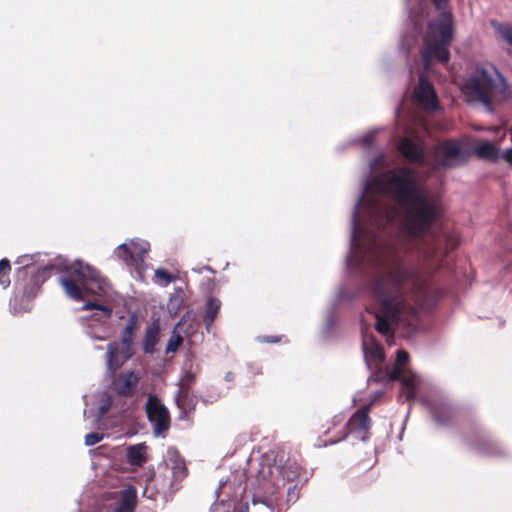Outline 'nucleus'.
<instances>
[{
  "label": "nucleus",
  "instance_id": "nucleus-1",
  "mask_svg": "<svg viewBox=\"0 0 512 512\" xmlns=\"http://www.w3.org/2000/svg\"><path fill=\"white\" fill-rule=\"evenodd\" d=\"M351 216L347 265L360 270L375 266L368 291L375 307V329L389 335L394 325L412 328L419 308L430 309L435 293L433 274L448 253V236L440 225L437 201L420 187L416 172L402 167L374 175L388 167L384 153L373 158Z\"/></svg>",
  "mask_w": 512,
  "mask_h": 512
},
{
  "label": "nucleus",
  "instance_id": "nucleus-2",
  "mask_svg": "<svg viewBox=\"0 0 512 512\" xmlns=\"http://www.w3.org/2000/svg\"><path fill=\"white\" fill-rule=\"evenodd\" d=\"M438 12L437 19L431 21L425 29V15L423 10L409 12V20L413 32L403 37L401 50L409 53L417 43L418 38L423 36V47L421 48L422 60L425 69H429L431 63L437 60L447 63L450 59L449 47L453 38L454 17L450 7V0H431Z\"/></svg>",
  "mask_w": 512,
  "mask_h": 512
},
{
  "label": "nucleus",
  "instance_id": "nucleus-3",
  "mask_svg": "<svg viewBox=\"0 0 512 512\" xmlns=\"http://www.w3.org/2000/svg\"><path fill=\"white\" fill-rule=\"evenodd\" d=\"M397 149L407 161L431 169L456 167L466 163L470 156L458 140H447L437 145L430 159L426 157L423 148L408 137L399 140Z\"/></svg>",
  "mask_w": 512,
  "mask_h": 512
},
{
  "label": "nucleus",
  "instance_id": "nucleus-4",
  "mask_svg": "<svg viewBox=\"0 0 512 512\" xmlns=\"http://www.w3.org/2000/svg\"><path fill=\"white\" fill-rule=\"evenodd\" d=\"M68 271L70 277H61L59 281L69 298L80 301L90 294L110 297L108 280L94 267L77 260Z\"/></svg>",
  "mask_w": 512,
  "mask_h": 512
},
{
  "label": "nucleus",
  "instance_id": "nucleus-5",
  "mask_svg": "<svg viewBox=\"0 0 512 512\" xmlns=\"http://www.w3.org/2000/svg\"><path fill=\"white\" fill-rule=\"evenodd\" d=\"M295 460L286 458L284 453L264 454L258 463L256 478L261 489L274 494L286 482L293 481L300 474Z\"/></svg>",
  "mask_w": 512,
  "mask_h": 512
},
{
  "label": "nucleus",
  "instance_id": "nucleus-6",
  "mask_svg": "<svg viewBox=\"0 0 512 512\" xmlns=\"http://www.w3.org/2000/svg\"><path fill=\"white\" fill-rule=\"evenodd\" d=\"M466 93L479 101L488 112L493 111L497 95L505 93V79L494 66L481 68L465 84Z\"/></svg>",
  "mask_w": 512,
  "mask_h": 512
},
{
  "label": "nucleus",
  "instance_id": "nucleus-7",
  "mask_svg": "<svg viewBox=\"0 0 512 512\" xmlns=\"http://www.w3.org/2000/svg\"><path fill=\"white\" fill-rule=\"evenodd\" d=\"M16 263L22 265L17 271V278L27 274L31 275L30 282L24 286V295L28 298L36 296L37 290L40 289L41 285L50 276V271L55 269L54 264H47L35 271L33 256L31 255L20 256Z\"/></svg>",
  "mask_w": 512,
  "mask_h": 512
},
{
  "label": "nucleus",
  "instance_id": "nucleus-8",
  "mask_svg": "<svg viewBox=\"0 0 512 512\" xmlns=\"http://www.w3.org/2000/svg\"><path fill=\"white\" fill-rule=\"evenodd\" d=\"M408 359V352L401 349L398 350L396 357L397 365L391 371H386L385 375L390 381H400L402 384V394L405 396L406 400H412L417 396L419 378L413 373L404 375V370L401 366L406 364Z\"/></svg>",
  "mask_w": 512,
  "mask_h": 512
},
{
  "label": "nucleus",
  "instance_id": "nucleus-9",
  "mask_svg": "<svg viewBox=\"0 0 512 512\" xmlns=\"http://www.w3.org/2000/svg\"><path fill=\"white\" fill-rule=\"evenodd\" d=\"M146 413L153 427L154 435L160 436L169 429V411L155 395H149L146 402Z\"/></svg>",
  "mask_w": 512,
  "mask_h": 512
},
{
  "label": "nucleus",
  "instance_id": "nucleus-10",
  "mask_svg": "<svg viewBox=\"0 0 512 512\" xmlns=\"http://www.w3.org/2000/svg\"><path fill=\"white\" fill-rule=\"evenodd\" d=\"M371 404L357 410L346 423L347 432L342 437L345 439L348 433L353 434L361 441H367L370 437L371 419L369 417Z\"/></svg>",
  "mask_w": 512,
  "mask_h": 512
},
{
  "label": "nucleus",
  "instance_id": "nucleus-11",
  "mask_svg": "<svg viewBox=\"0 0 512 512\" xmlns=\"http://www.w3.org/2000/svg\"><path fill=\"white\" fill-rule=\"evenodd\" d=\"M363 354L366 364L370 370H378L384 361V351L382 347L375 342L373 335L363 333L362 341Z\"/></svg>",
  "mask_w": 512,
  "mask_h": 512
},
{
  "label": "nucleus",
  "instance_id": "nucleus-12",
  "mask_svg": "<svg viewBox=\"0 0 512 512\" xmlns=\"http://www.w3.org/2000/svg\"><path fill=\"white\" fill-rule=\"evenodd\" d=\"M415 99L419 106L426 110H435L438 107L437 96L433 85L423 76L419 79L418 87L415 89Z\"/></svg>",
  "mask_w": 512,
  "mask_h": 512
},
{
  "label": "nucleus",
  "instance_id": "nucleus-13",
  "mask_svg": "<svg viewBox=\"0 0 512 512\" xmlns=\"http://www.w3.org/2000/svg\"><path fill=\"white\" fill-rule=\"evenodd\" d=\"M422 401L429 407L434 420L439 425H446L450 422L454 415V410L447 400L443 398H423Z\"/></svg>",
  "mask_w": 512,
  "mask_h": 512
},
{
  "label": "nucleus",
  "instance_id": "nucleus-14",
  "mask_svg": "<svg viewBox=\"0 0 512 512\" xmlns=\"http://www.w3.org/2000/svg\"><path fill=\"white\" fill-rule=\"evenodd\" d=\"M138 382L139 377L133 371L121 373L114 381L115 391L121 396H131L133 395Z\"/></svg>",
  "mask_w": 512,
  "mask_h": 512
},
{
  "label": "nucleus",
  "instance_id": "nucleus-15",
  "mask_svg": "<svg viewBox=\"0 0 512 512\" xmlns=\"http://www.w3.org/2000/svg\"><path fill=\"white\" fill-rule=\"evenodd\" d=\"M160 327L158 322H153L145 330V335L142 341V349L146 354H154L155 346L159 342Z\"/></svg>",
  "mask_w": 512,
  "mask_h": 512
},
{
  "label": "nucleus",
  "instance_id": "nucleus-16",
  "mask_svg": "<svg viewBox=\"0 0 512 512\" xmlns=\"http://www.w3.org/2000/svg\"><path fill=\"white\" fill-rule=\"evenodd\" d=\"M145 253H147L145 246H142L139 251H132L131 247L126 243L120 244L114 252L118 259L128 265H133L137 261V258L142 259Z\"/></svg>",
  "mask_w": 512,
  "mask_h": 512
},
{
  "label": "nucleus",
  "instance_id": "nucleus-17",
  "mask_svg": "<svg viewBox=\"0 0 512 512\" xmlns=\"http://www.w3.org/2000/svg\"><path fill=\"white\" fill-rule=\"evenodd\" d=\"M136 504V490L134 487L130 486L122 491L118 506L114 512H134Z\"/></svg>",
  "mask_w": 512,
  "mask_h": 512
},
{
  "label": "nucleus",
  "instance_id": "nucleus-18",
  "mask_svg": "<svg viewBox=\"0 0 512 512\" xmlns=\"http://www.w3.org/2000/svg\"><path fill=\"white\" fill-rule=\"evenodd\" d=\"M107 367L111 372L118 370L126 360H123L119 353V345L116 342L109 343L107 346Z\"/></svg>",
  "mask_w": 512,
  "mask_h": 512
},
{
  "label": "nucleus",
  "instance_id": "nucleus-19",
  "mask_svg": "<svg viewBox=\"0 0 512 512\" xmlns=\"http://www.w3.org/2000/svg\"><path fill=\"white\" fill-rule=\"evenodd\" d=\"M221 307V301L214 297H209L206 303V309L204 314V322L206 330L210 332L211 327Z\"/></svg>",
  "mask_w": 512,
  "mask_h": 512
},
{
  "label": "nucleus",
  "instance_id": "nucleus-20",
  "mask_svg": "<svg viewBox=\"0 0 512 512\" xmlns=\"http://www.w3.org/2000/svg\"><path fill=\"white\" fill-rule=\"evenodd\" d=\"M146 445L144 443L132 445L127 449V459L131 465L141 466L146 462Z\"/></svg>",
  "mask_w": 512,
  "mask_h": 512
},
{
  "label": "nucleus",
  "instance_id": "nucleus-21",
  "mask_svg": "<svg viewBox=\"0 0 512 512\" xmlns=\"http://www.w3.org/2000/svg\"><path fill=\"white\" fill-rule=\"evenodd\" d=\"M138 329V319L135 315L128 318L126 326L121 335L123 346H132L134 342L135 332Z\"/></svg>",
  "mask_w": 512,
  "mask_h": 512
},
{
  "label": "nucleus",
  "instance_id": "nucleus-22",
  "mask_svg": "<svg viewBox=\"0 0 512 512\" xmlns=\"http://www.w3.org/2000/svg\"><path fill=\"white\" fill-rule=\"evenodd\" d=\"M168 459L172 463V469L173 473L176 477L179 476H185L186 473V467L185 462L179 455L178 451L176 449H169L168 450Z\"/></svg>",
  "mask_w": 512,
  "mask_h": 512
},
{
  "label": "nucleus",
  "instance_id": "nucleus-23",
  "mask_svg": "<svg viewBox=\"0 0 512 512\" xmlns=\"http://www.w3.org/2000/svg\"><path fill=\"white\" fill-rule=\"evenodd\" d=\"M475 151H476V154L478 155V157H480L482 159L492 160V159H496L498 156V150H497L496 146L489 141H484V142L480 143L476 147Z\"/></svg>",
  "mask_w": 512,
  "mask_h": 512
},
{
  "label": "nucleus",
  "instance_id": "nucleus-24",
  "mask_svg": "<svg viewBox=\"0 0 512 512\" xmlns=\"http://www.w3.org/2000/svg\"><path fill=\"white\" fill-rule=\"evenodd\" d=\"M477 449L481 453L491 455V456H497L502 453L500 447L495 442H493L489 439H482L477 444Z\"/></svg>",
  "mask_w": 512,
  "mask_h": 512
},
{
  "label": "nucleus",
  "instance_id": "nucleus-25",
  "mask_svg": "<svg viewBox=\"0 0 512 512\" xmlns=\"http://www.w3.org/2000/svg\"><path fill=\"white\" fill-rule=\"evenodd\" d=\"M11 266L8 259L4 258L0 260V284L6 288L10 285L9 272Z\"/></svg>",
  "mask_w": 512,
  "mask_h": 512
},
{
  "label": "nucleus",
  "instance_id": "nucleus-26",
  "mask_svg": "<svg viewBox=\"0 0 512 512\" xmlns=\"http://www.w3.org/2000/svg\"><path fill=\"white\" fill-rule=\"evenodd\" d=\"M82 309L83 310L96 309L98 311H101L103 313V318L104 319H109L111 317V315H112V308H110L107 305H103V304H100V303H97V302H93V301L86 302L83 305Z\"/></svg>",
  "mask_w": 512,
  "mask_h": 512
},
{
  "label": "nucleus",
  "instance_id": "nucleus-27",
  "mask_svg": "<svg viewBox=\"0 0 512 512\" xmlns=\"http://www.w3.org/2000/svg\"><path fill=\"white\" fill-rule=\"evenodd\" d=\"M182 342V336L174 330L167 342L166 353L168 354L176 352L178 348L181 346Z\"/></svg>",
  "mask_w": 512,
  "mask_h": 512
},
{
  "label": "nucleus",
  "instance_id": "nucleus-28",
  "mask_svg": "<svg viewBox=\"0 0 512 512\" xmlns=\"http://www.w3.org/2000/svg\"><path fill=\"white\" fill-rule=\"evenodd\" d=\"M195 375L191 372H186L185 376L182 379L180 391L182 394L186 395L188 393L189 387L194 383Z\"/></svg>",
  "mask_w": 512,
  "mask_h": 512
},
{
  "label": "nucleus",
  "instance_id": "nucleus-29",
  "mask_svg": "<svg viewBox=\"0 0 512 512\" xmlns=\"http://www.w3.org/2000/svg\"><path fill=\"white\" fill-rule=\"evenodd\" d=\"M103 438H104V434H102V433H96V432L88 433L85 436V445L93 446V445L99 443L100 441H102Z\"/></svg>",
  "mask_w": 512,
  "mask_h": 512
},
{
  "label": "nucleus",
  "instance_id": "nucleus-30",
  "mask_svg": "<svg viewBox=\"0 0 512 512\" xmlns=\"http://www.w3.org/2000/svg\"><path fill=\"white\" fill-rule=\"evenodd\" d=\"M498 32L502 38L512 46V26L501 25L498 29Z\"/></svg>",
  "mask_w": 512,
  "mask_h": 512
},
{
  "label": "nucleus",
  "instance_id": "nucleus-31",
  "mask_svg": "<svg viewBox=\"0 0 512 512\" xmlns=\"http://www.w3.org/2000/svg\"><path fill=\"white\" fill-rule=\"evenodd\" d=\"M377 132V130L371 131L361 139V144L364 148H370L372 146Z\"/></svg>",
  "mask_w": 512,
  "mask_h": 512
},
{
  "label": "nucleus",
  "instance_id": "nucleus-32",
  "mask_svg": "<svg viewBox=\"0 0 512 512\" xmlns=\"http://www.w3.org/2000/svg\"><path fill=\"white\" fill-rule=\"evenodd\" d=\"M155 277L164 280L166 283H170L175 280V277L164 269H157L155 271Z\"/></svg>",
  "mask_w": 512,
  "mask_h": 512
},
{
  "label": "nucleus",
  "instance_id": "nucleus-33",
  "mask_svg": "<svg viewBox=\"0 0 512 512\" xmlns=\"http://www.w3.org/2000/svg\"><path fill=\"white\" fill-rule=\"evenodd\" d=\"M111 407V400L109 398H107V400L101 404L99 407H98V419H101L102 417H104L107 412L109 411Z\"/></svg>",
  "mask_w": 512,
  "mask_h": 512
},
{
  "label": "nucleus",
  "instance_id": "nucleus-34",
  "mask_svg": "<svg viewBox=\"0 0 512 512\" xmlns=\"http://www.w3.org/2000/svg\"><path fill=\"white\" fill-rule=\"evenodd\" d=\"M298 498H299V493H298L297 486L294 485L292 487H289L288 491H287V501L295 502V501H297Z\"/></svg>",
  "mask_w": 512,
  "mask_h": 512
},
{
  "label": "nucleus",
  "instance_id": "nucleus-35",
  "mask_svg": "<svg viewBox=\"0 0 512 512\" xmlns=\"http://www.w3.org/2000/svg\"><path fill=\"white\" fill-rule=\"evenodd\" d=\"M119 353L121 357H123V360L126 361L130 359L134 354L132 346H124L121 350L119 349Z\"/></svg>",
  "mask_w": 512,
  "mask_h": 512
},
{
  "label": "nucleus",
  "instance_id": "nucleus-36",
  "mask_svg": "<svg viewBox=\"0 0 512 512\" xmlns=\"http://www.w3.org/2000/svg\"><path fill=\"white\" fill-rule=\"evenodd\" d=\"M128 245H129V247H131L132 251H139L142 246H145L148 249V244L147 243H138V242H135V241H131V243L128 244Z\"/></svg>",
  "mask_w": 512,
  "mask_h": 512
},
{
  "label": "nucleus",
  "instance_id": "nucleus-37",
  "mask_svg": "<svg viewBox=\"0 0 512 512\" xmlns=\"http://www.w3.org/2000/svg\"><path fill=\"white\" fill-rule=\"evenodd\" d=\"M261 340L267 343H277L280 341V338L277 336H265Z\"/></svg>",
  "mask_w": 512,
  "mask_h": 512
},
{
  "label": "nucleus",
  "instance_id": "nucleus-38",
  "mask_svg": "<svg viewBox=\"0 0 512 512\" xmlns=\"http://www.w3.org/2000/svg\"><path fill=\"white\" fill-rule=\"evenodd\" d=\"M504 159L512 164V149H508L504 152L503 155Z\"/></svg>",
  "mask_w": 512,
  "mask_h": 512
},
{
  "label": "nucleus",
  "instance_id": "nucleus-39",
  "mask_svg": "<svg viewBox=\"0 0 512 512\" xmlns=\"http://www.w3.org/2000/svg\"><path fill=\"white\" fill-rule=\"evenodd\" d=\"M191 316L189 313L185 314L182 319L177 323V326H180L183 322H186L187 319H189Z\"/></svg>",
  "mask_w": 512,
  "mask_h": 512
},
{
  "label": "nucleus",
  "instance_id": "nucleus-40",
  "mask_svg": "<svg viewBox=\"0 0 512 512\" xmlns=\"http://www.w3.org/2000/svg\"><path fill=\"white\" fill-rule=\"evenodd\" d=\"M226 381H233L234 380V374L232 372H228L225 375Z\"/></svg>",
  "mask_w": 512,
  "mask_h": 512
},
{
  "label": "nucleus",
  "instance_id": "nucleus-41",
  "mask_svg": "<svg viewBox=\"0 0 512 512\" xmlns=\"http://www.w3.org/2000/svg\"><path fill=\"white\" fill-rule=\"evenodd\" d=\"M216 511H217V510H216V509H214V510H212L211 512H216ZM223 512H230V511H223Z\"/></svg>",
  "mask_w": 512,
  "mask_h": 512
}]
</instances>
